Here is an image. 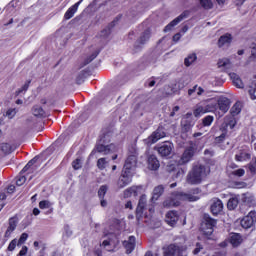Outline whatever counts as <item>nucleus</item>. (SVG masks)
Wrapping results in <instances>:
<instances>
[{
	"label": "nucleus",
	"instance_id": "nucleus-1",
	"mask_svg": "<svg viewBox=\"0 0 256 256\" xmlns=\"http://www.w3.org/2000/svg\"><path fill=\"white\" fill-rule=\"evenodd\" d=\"M199 199H201V190L199 188L191 189L188 192H174L163 202V207L171 209V207H179L181 201L193 202L199 201Z\"/></svg>",
	"mask_w": 256,
	"mask_h": 256
},
{
	"label": "nucleus",
	"instance_id": "nucleus-2",
	"mask_svg": "<svg viewBox=\"0 0 256 256\" xmlns=\"http://www.w3.org/2000/svg\"><path fill=\"white\" fill-rule=\"evenodd\" d=\"M104 239L102 241V244L98 245L95 247L94 251L88 250L85 256H101L102 255V250L105 249L106 251H114L115 247L119 244V240H117V236L113 232H104Z\"/></svg>",
	"mask_w": 256,
	"mask_h": 256
},
{
	"label": "nucleus",
	"instance_id": "nucleus-3",
	"mask_svg": "<svg viewBox=\"0 0 256 256\" xmlns=\"http://www.w3.org/2000/svg\"><path fill=\"white\" fill-rule=\"evenodd\" d=\"M207 177V168L204 165L196 164L187 176L190 185H199Z\"/></svg>",
	"mask_w": 256,
	"mask_h": 256
},
{
	"label": "nucleus",
	"instance_id": "nucleus-4",
	"mask_svg": "<svg viewBox=\"0 0 256 256\" xmlns=\"http://www.w3.org/2000/svg\"><path fill=\"white\" fill-rule=\"evenodd\" d=\"M129 153L130 154L125 161L123 170L134 173L135 167H137V149L135 148V146H132L129 149Z\"/></svg>",
	"mask_w": 256,
	"mask_h": 256
},
{
	"label": "nucleus",
	"instance_id": "nucleus-5",
	"mask_svg": "<svg viewBox=\"0 0 256 256\" xmlns=\"http://www.w3.org/2000/svg\"><path fill=\"white\" fill-rule=\"evenodd\" d=\"M189 85V79L187 77H182L178 82L172 84L171 86H165L164 93L166 95H173V93H177V91H181V89H185Z\"/></svg>",
	"mask_w": 256,
	"mask_h": 256
},
{
	"label": "nucleus",
	"instance_id": "nucleus-6",
	"mask_svg": "<svg viewBox=\"0 0 256 256\" xmlns=\"http://www.w3.org/2000/svg\"><path fill=\"white\" fill-rule=\"evenodd\" d=\"M217 225V221L211 217H209L208 214L204 215V222L201 225V231L205 235L209 237V235H213V227Z\"/></svg>",
	"mask_w": 256,
	"mask_h": 256
},
{
	"label": "nucleus",
	"instance_id": "nucleus-7",
	"mask_svg": "<svg viewBox=\"0 0 256 256\" xmlns=\"http://www.w3.org/2000/svg\"><path fill=\"white\" fill-rule=\"evenodd\" d=\"M95 150L97 151V153L109 155V153L117 151V146H115V144L105 145V139L101 138L99 143L96 145Z\"/></svg>",
	"mask_w": 256,
	"mask_h": 256
},
{
	"label": "nucleus",
	"instance_id": "nucleus-8",
	"mask_svg": "<svg viewBox=\"0 0 256 256\" xmlns=\"http://www.w3.org/2000/svg\"><path fill=\"white\" fill-rule=\"evenodd\" d=\"M163 255L164 256H187V250L175 244H171L167 248H164Z\"/></svg>",
	"mask_w": 256,
	"mask_h": 256
},
{
	"label": "nucleus",
	"instance_id": "nucleus-9",
	"mask_svg": "<svg viewBox=\"0 0 256 256\" xmlns=\"http://www.w3.org/2000/svg\"><path fill=\"white\" fill-rule=\"evenodd\" d=\"M255 223H256L255 211H250L248 215L244 216L240 221V225L243 229H251V227H255Z\"/></svg>",
	"mask_w": 256,
	"mask_h": 256
},
{
	"label": "nucleus",
	"instance_id": "nucleus-10",
	"mask_svg": "<svg viewBox=\"0 0 256 256\" xmlns=\"http://www.w3.org/2000/svg\"><path fill=\"white\" fill-rule=\"evenodd\" d=\"M147 205V196L142 195L139 199L138 206L136 208V219L138 224L141 225V220L145 217V207Z\"/></svg>",
	"mask_w": 256,
	"mask_h": 256
},
{
	"label": "nucleus",
	"instance_id": "nucleus-11",
	"mask_svg": "<svg viewBox=\"0 0 256 256\" xmlns=\"http://www.w3.org/2000/svg\"><path fill=\"white\" fill-rule=\"evenodd\" d=\"M133 174L134 172L122 170V174L118 180V188L123 189L127 187V185H130V183L133 181Z\"/></svg>",
	"mask_w": 256,
	"mask_h": 256
},
{
	"label": "nucleus",
	"instance_id": "nucleus-12",
	"mask_svg": "<svg viewBox=\"0 0 256 256\" xmlns=\"http://www.w3.org/2000/svg\"><path fill=\"white\" fill-rule=\"evenodd\" d=\"M165 136L166 134L163 128H158L147 139L144 140V143L148 146L153 145L154 143H157V141H159L160 139H163Z\"/></svg>",
	"mask_w": 256,
	"mask_h": 256
},
{
	"label": "nucleus",
	"instance_id": "nucleus-13",
	"mask_svg": "<svg viewBox=\"0 0 256 256\" xmlns=\"http://www.w3.org/2000/svg\"><path fill=\"white\" fill-rule=\"evenodd\" d=\"M156 151L161 155V157H169L173 153V143L164 142L156 147Z\"/></svg>",
	"mask_w": 256,
	"mask_h": 256
},
{
	"label": "nucleus",
	"instance_id": "nucleus-14",
	"mask_svg": "<svg viewBox=\"0 0 256 256\" xmlns=\"http://www.w3.org/2000/svg\"><path fill=\"white\" fill-rule=\"evenodd\" d=\"M187 17H189V11H184L164 28V33H168V31H171L172 27H176V25H179V23H181V21H183L184 19H187Z\"/></svg>",
	"mask_w": 256,
	"mask_h": 256
},
{
	"label": "nucleus",
	"instance_id": "nucleus-15",
	"mask_svg": "<svg viewBox=\"0 0 256 256\" xmlns=\"http://www.w3.org/2000/svg\"><path fill=\"white\" fill-rule=\"evenodd\" d=\"M233 41V36L230 33H226L218 39V47L220 49H227L231 42Z\"/></svg>",
	"mask_w": 256,
	"mask_h": 256
},
{
	"label": "nucleus",
	"instance_id": "nucleus-16",
	"mask_svg": "<svg viewBox=\"0 0 256 256\" xmlns=\"http://www.w3.org/2000/svg\"><path fill=\"white\" fill-rule=\"evenodd\" d=\"M150 37H151V31L145 30L144 33H142V35L134 45L135 51H139L141 49V46L145 45V43L149 41Z\"/></svg>",
	"mask_w": 256,
	"mask_h": 256
},
{
	"label": "nucleus",
	"instance_id": "nucleus-17",
	"mask_svg": "<svg viewBox=\"0 0 256 256\" xmlns=\"http://www.w3.org/2000/svg\"><path fill=\"white\" fill-rule=\"evenodd\" d=\"M194 155H195V149H193V147L186 148L184 153L182 154L179 164L185 165V163H189V161L193 159Z\"/></svg>",
	"mask_w": 256,
	"mask_h": 256
},
{
	"label": "nucleus",
	"instance_id": "nucleus-18",
	"mask_svg": "<svg viewBox=\"0 0 256 256\" xmlns=\"http://www.w3.org/2000/svg\"><path fill=\"white\" fill-rule=\"evenodd\" d=\"M83 3V0H79L77 3L72 5L64 14V19L69 21V19H73L75 17V13L79 10V5Z\"/></svg>",
	"mask_w": 256,
	"mask_h": 256
},
{
	"label": "nucleus",
	"instance_id": "nucleus-19",
	"mask_svg": "<svg viewBox=\"0 0 256 256\" xmlns=\"http://www.w3.org/2000/svg\"><path fill=\"white\" fill-rule=\"evenodd\" d=\"M217 105H218V109H220L222 113H227L231 105V100H229V98L225 96H221L217 101Z\"/></svg>",
	"mask_w": 256,
	"mask_h": 256
},
{
	"label": "nucleus",
	"instance_id": "nucleus-20",
	"mask_svg": "<svg viewBox=\"0 0 256 256\" xmlns=\"http://www.w3.org/2000/svg\"><path fill=\"white\" fill-rule=\"evenodd\" d=\"M147 165L150 171H157L161 164L159 163V159L154 154H150L147 158Z\"/></svg>",
	"mask_w": 256,
	"mask_h": 256
},
{
	"label": "nucleus",
	"instance_id": "nucleus-21",
	"mask_svg": "<svg viewBox=\"0 0 256 256\" xmlns=\"http://www.w3.org/2000/svg\"><path fill=\"white\" fill-rule=\"evenodd\" d=\"M135 236L128 237V240L123 241V247L126 249L127 255L133 253L135 251Z\"/></svg>",
	"mask_w": 256,
	"mask_h": 256
},
{
	"label": "nucleus",
	"instance_id": "nucleus-22",
	"mask_svg": "<svg viewBox=\"0 0 256 256\" xmlns=\"http://www.w3.org/2000/svg\"><path fill=\"white\" fill-rule=\"evenodd\" d=\"M210 209L213 215H219L223 211V202L220 199L214 198Z\"/></svg>",
	"mask_w": 256,
	"mask_h": 256
},
{
	"label": "nucleus",
	"instance_id": "nucleus-23",
	"mask_svg": "<svg viewBox=\"0 0 256 256\" xmlns=\"http://www.w3.org/2000/svg\"><path fill=\"white\" fill-rule=\"evenodd\" d=\"M178 221L179 214L177 213V211H169L166 214V223H168V225H170L171 227H174V225H176Z\"/></svg>",
	"mask_w": 256,
	"mask_h": 256
},
{
	"label": "nucleus",
	"instance_id": "nucleus-24",
	"mask_svg": "<svg viewBox=\"0 0 256 256\" xmlns=\"http://www.w3.org/2000/svg\"><path fill=\"white\" fill-rule=\"evenodd\" d=\"M141 186H132L124 191V199H129V197H137L141 191Z\"/></svg>",
	"mask_w": 256,
	"mask_h": 256
},
{
	"label": "nucleus",
	"instance_id": "nucleus-25",
	"mask_svg": "<svg viewBox=\"0 0 256 256\" xmlns=\"http://www.w3.org/2000/svg\"><path fill=\"white\" fill-rule=\"evenodd\" d=\"M235 125H237V120L234 116H226L225 123L222 125L224 131L227 133V129H235Z\"/></svg>",
	"mask_w": 256,
	"mask_h": 256
},
{
	"label": "nucleus",
	"instance_id": "nucleus-26",
	"mask_svg": "<svg viewBox=\"0 0 256 256\" xmlns=\"http://www.w3.org/2000/svg\"><path fill=\"white\" fill-rule=\"evenodd\" d=\"M236 161L243 163L251 160V153L246 150H241L235 155Z\"/></svg>",
	"mask_w": 256,
	"mask_h": 256
},
{
	"label": "nucleus",
	"instance_id": "nucleus-27",
	"mask_svg": "<svg viewBox=\"0 0 256 256\" xmlns=\"http://www.w3.org/2000/svg\"><path fill=\"white\" fill-rule=\"evenodd\" d=\"M229 241L232 247H239L243 243V236L239 233H232L230 235Z\"/></svg>",
	"mask_w": 256,
	"mask_h": 256
},
{
	"label": "nucleus",
	"instance_id": "nucleus-28",
	"mask_svg": "<svg viewBox=\"0 0 256 256\" xmlns=\"http://www.w3.org/2000/svg\"><path fill=\"white\" fill-rule=\"evenodd\" d=\"M119 19H121V17H116L114 19V21H112L107 28H105L104 30L101 31L100 33V37H109V35H111V29H113V27H115V25H117V21H119Z\"/></svg>",
	"mask_w": 256,
	"mask_h": 256
},
{
	"label": "nucleus",
	"instance_id": "nucleus-29",
	"mask_svg": "<svg viewBox=\"0 0 256 256\" xmlns=\"http://www.w3.org/2000/svg\"><path fill=\"white\" fill-rule=\"evenodd\" d=\"M217 65L221 71H229L231 69V60L229 58H222L218 60Z\"/></svg>",
	"mask_w": 256,
	"mask_h": 256
},
{
	"label": "nucleus",
	"instance_id": "nucleus-30",
	"mask_svg": "<svg viewBox=\"0 0 256 256\" xmlns=\"http://www.w3.org/2000/svg\"><path fill=\"white\" fill-rule=\"evenodd\" d=\"M164 191H165V188L163 187V185L156 186L152 193V198H151L152 203H155V201H158L159 197L163 195Z\"/></svg>",
	"mask_w": 256,
	"mask_h": 256
},
{
	"label": "nucleus",
	"instance_id": "nucleus-31",
	"mask_svg": "<svg viewBox=\"0 0 256 256\" xmlns=\"http://www.w3.org/2000/svg\"><path fill=\"white\" fill-rule=\"evenodd\" d=\"M229 76L235 87H237L238 89H243V87H245V84H243V80H241V77H239V75L235 73H230Z\"/></svg>",
	"mask_w": 256,
	"mask_h": 256
},
{
	"label": "nucleus",
	"instance_id": "nucleus-32",
	"mask_svg": "<svg viewBox=\"0 0 256 256\" xmlns=\"http://www.w3.org/2000/svg\"><path fill=\"white\" fill-rule=\"evenodd\" d=\"M213 121H215V118L211 115H208L202 119V123L197 125V127L198 129H205V127H211Z\"/></svg>",
	"mask_w": 256,
	"mask_h": 256
},
{
	"label": "nucleus",
	"instance_id": "nucleus-33",
	"mask_svg": "<svg viewBox=\"0 0 256 256\" xmlns=\"http://www.w3.org/2000/svg\"><path fill=\"white\" fill-rule=\"evenodd\" d=\"M37 159V157H34L32 160H30L22 169L21 174L23 175V173H27V171L31 173L33 170L37 169V166H33L35 163H37Z\"/></svg>",
	"mask_w": 256,
	"mask_h": 256
},
{
	"label": "nucleus",
	"instance_id": "nucleus-34",
	"mask_svg": "<svg viewBox=\"0 0 256 256\" xmlns=\"http://www.w3.org/2000/svg\"><path fill=\"white\" fill-rule=\"evenodd\" d=\"M39 207L40 209H49L46 212V215H51V213H53V203H51L49 200H42L39 202Z\"/></svg>",
	"mask_w": 256,
	"mask_h": 256
},
{
	"label": "nucleus",
	"instance_id": "nucleus-35",
	"mask_svg": "<svg viewBox=\"0 0 256 256\" xmlns=\"http://www.w3.org/2000/svg\"><path fill=\"white\" fill-rule=\"evenodd\" d=\"M32 114L34 117H47V113L45 112V110L39 106V105H35L32 108Z\"/></svg>",
	"mask_w": 256,
	"mask_h": 256
},
{
	"label": "nucleus",
	"instance_id": "nucleus-36",
	"mask_svg": "<svg viewBox=\"0 0 256 256\" xmlns=\"http://www.w3.org/2000/svg\"><path fill=\"white\" fill-rule=\"evenodd\" d=\"M210 111L209 106H198L194 110V117H201V115H205V113H209Z\"/></svg>",
	"mask_w": 256,
	"mask_h": 256
},
{
	"label": "nucleus",
	"instance_id": "nucleus-37",
	"mask_svg": "<svg viewBox=\"0 0 256 256\" xmlns=\"http://www.w3.org/2000/svg\"><path fill=\"white\" fill-rule=\"evenodd\" d=\"M17 228V219L16 218H10L9 219V226L5 232L6 237H9L11 235L12 231H15Z\"/></svg>",
	"mask_w": 256,
	"mask_h": 256
},
{
	"label": "nucleus",
	"instance_id": "nucleus-38",
	"mask_svg": "<svg viewBox=\"0 0 256 256\" xmlns=\"http://www.w3.org/2000/svg\"><path fill=\"white\" fill-rule=\"evenodd\" d=\"M195 61H197V54L193 53L188 55V57L185 58L184 64L186 67H191V65H193Z\"/></svg>",
	"mask_w": 256,
	"mask_h": 256
},
{
	"label": "nucleus",
	"instance_id": "nucleus-39",
	"mask_svg": "<svg viewBox=\"0 0 256 256\" xmlns=\"http://www.w3.org/2000/svg\"><path fill=\"white\" fill-rule=\"evenodd\" d=\"M237 205H239V199H237L236 197H232L228 200L227 208L229 209V211H233V209L237 208Z\"/></svg>",
	"mask_w": 256,
	"mask_h": 256
},
{
	"label": "nucleus",
	"instance_id": "nucleus-40",
	"mask_svg": "<svg viewBox=\"0 0 256 256\" xmlns=\"http://www.w3.org/2000/svg\"><path fill=\"white\" fill-rule=\"evenodd\" d=\"M199 5L203 8L209 11L213 7V1L212 0H198Z\"/></svg>",
	"mask_w": 256,
	"mask_h": 256
},
{
	"label": "nucleus",
	"instance_id": "nucleus-41",
	"mask_svg": "<svg viewBox=\"0 0 256 256\" xmlns=\"http://www.w3.org/2000/svg\"><path fill=\"white\" fill-rule=\"evenodd\" d=\"M230 113H231L232 117L239 115V113H241V104L239 102H236L232 106Z\"/></svg>",
	"mask_w": 256,
	"mask_h": 256
},
{
	"label": "nucleus",
	"instance_id": "nucleus-42",
	"mask_svg": "<svg viewBox=\"0 0 256 256\" xmlns=\"http://www.w3.org/2000/svg\"><path fill=\"white\" fill-rule=\"evenodd\" d=\"M1 151L4 152L5 155H9V153H13V147L9 143L1 144Z\"/></svg>",
	"mask_w": 256,
	"mask_h": 256
},
{
	"label": "nucleus",
	"instance_id": "nucleus-43",
	"mask_svg": "<svg viewBox=\"0 0 256 256\" xmlns=\"http://www.w3.org/2000/svg\"><path fill=\"white\" fill-rule=\"evenodd\" d=\"M107 165H109V161H107V158H99L97 161V167L100 169V171H103V169H106Z\"/></svg>",
	"mask_w": 256,
	"mask_h": 256
},
{
	"label": "nucleus",
	"instance_id": "nucleus-44",
	"mask_svg": "<svg viewBox=\"0 0 256 256\" xmlns=\"http://www.w3.org/2000/svg\"><path fill=\"white\" fill-rule=\"evenodd\" d=\"M85 79H87V71H80V73L78 74L77 78H76V83L78 85H81L82 83L85 82Z\"/></svg>",
	"mask_w": 256,
	"mask_h": 256
},
{
	"label": "nucleus",
	"instance_id": "nucleus-45",
	"mask_svg": "<svg viewBox=\"0 0 256 256\" xmlns=\"http://www.w3.org/2000/svg\"><path fill=\"white\" fill-rule=\"evenodd\" d=\"M107 191H109V187L107 185L100 186L98 190L99 199H105V195H107Z\"/></svg>",
	"mask_w": 256,
	"mask_h": 256
},
{
	"label": "nucleus",
	"instance_id": "nucleus-46",
	"mask_svg": "<svg viewBox=\"0 0 256 256\" xmlns=\"http://www.w3.org/2000/svg\"><path fill=\"white\" fill-rule=\"evenodd\" d=\"M248 93L250 95V99H252L253 101H255L256 99V81H254L252 83V85H250Z\"/></svg>",
	"mask_w": 256,
	"mask_h": 256
},
{
	"label": "nucleus",
	"instance_id": "nucleus-47",
	"mask_svg": "<svg viewBox=\"0 0 256 256\" xmlns=\"http://www.w3.org/2000/svg\"><path fill=\"white\" fill-rule=\"evenodd\" d=\"M29 85H31L30 80L26 81L25 84L16 91V95H21V93L27 91L29 89Z\"/></svg>",
	"mask_w": 256,
	"mask_h": 256
},
{
	"label": "nucleus",
	"instance_id": "nucleus-48",
	"mask_svg": "<svg viewBox=\"0 0 256 256\" xmlns=\"http://www.w3.org/2000/svg\"><path fill=\"white\" fill-rule=\"evenodd\" d=\"M27 239H29V234L22 233L19 240L17 241L18 247H21V245H23V243H25V241H27Z\"/></svg>",
	"mask_w": 256,
	"mask_h": 256
},
{
	"label": "nucleus",
	"instance_id": "nucleus-49",
	"mask_svg": "<svg viewBox=\"0 0 256 256\" xmlns=\"http://www.w3.org/2000/svg\"><path fill=\"white\" fill-rule=\"evenodd\" d=\"M15 115H17V110L15 108H10L7 110L6 112V116L9 118V119H13V117H15Z\"/></svg>",
	"mask_w": 256,
	"mask_h": 256
},
{
	"label": "nucleus",
	"instance_id": "nucleus-50",
	"mask_svg": "<svg viewBox=\"0 0 256 256\" xmlns=\"http://www.w3.org/2000/svg\"><path fill=\"white\" fill-rule=\"evenodd\" d=\"M225 137H227V132L225 130L222 131V134L215 138L216 143H223L225 141Z\"/></svg>",
	"mask_w": 256,
	"mask_h": 256
},
{
	"label": "nucleus",
	"instance_id": "nucleus-51",
	"mask_svg": "<svg viewBox=\"0 0 256 256\" xmlns=\"http://www.w3.org/2000/svg\"><path fill=\"white\" fill-rule=\"evenodd\" d=\"M6 199H7V194L6 193H0V211L6 205V203H5Z\"/></svg>",
	"mask_w": 256,
	"mask_h": 256
},
{
	"label": "nucleus",
	"instance_id": "nucleus-52",
	"mask_svg": "<svg viewBox=\"0 0 256 256\" xmlns=\"http://www.w3.org/2000/svg\"><path fill=\"white\" fill-rule=\"evenodd\" d=\"M18 246L17 239L12 240L8 245V251H15V248Z\"/></svg>",
	"mask_w": 256,
	"mask_h": 256
},
{
	"label": "nucleus",
	"instance_id": "nucleus-53",
	"mask_svg": "<svg viewBox=\"0 0 256 256\" xmlns=\"http://www.w3.org/2000/svg\"><path fill=\"white\" fill-rule=\"evenodd\" d=\"M81 165H82L81 159H79V158H77L76 160H74V161L72 162V167H73V169H75V170L81 169Z\"/></svg>",
	"mask_w": 256,
	"mask_h": 256
},
{
	"label": "nucleus",
	"instance_id": "nucleus-54",
	"mask_svg": "<svg viewBox=\"0 0 256 256\" xmlns=\"http://www.w3.org/2000/svg\"><path fill=\"white\" fill-rule=\"evenodd\" d=\"M25 181H27V177L25 176H19L16 180V185L18 187H21V185H23L25 183Z\"/></svg>",
	"mask_w": 256,
	"mask_h": 256
},
{
	"label": "nucleus",
	"instance_id": "nucleus-55",
	"mask_svg": "<svg viewBox=\"0 0 256 256\" xmlns=\"http://www.w3.org/2000/svg\"><path fill=\"white\" fill-rule=\"evenodd\" d=\"M232 175H235L236 177H243V175H245V170L240 168L238 170L233 171Z\"/></svg>",
	"mask_w": 256,
	"mask_h": 256
},
{
	"label": "nucleus",
	"instance_id": "nucleus-56",
	"mask_svg": "<svg viewBox=\"0 0 256 256\" xmlns=\"http://www.w3.org/2000/svg\"><path fill=\"white\" fill-rule=\"evenodd\" d=\"M98 55L99 53L94 52L87 60H85L84 65H89V63H91V61H93Z\"/></svg>",
	"mask_w": 256,
	"mask_h": 256
},
{
	"label": "nucleus",
	"instance_id": "nucleus-57",
	"mask_svg": "<svg viewBox=\"0 0 256 256\" xmlns=\"http://www.w3.org/2000/svg\"><path fill=\"white\" fill-rule=\"evenodd\" d=\"M201 249H203V246H201L199 243L196 244V248L193 251L194 255H199L201 253Z\"/></svg>",
	"mask_w": 256,
	"mask_h": 256
},
{
	"label": "nucleus",
	"instance_id": "nucleus-58",
	"mask_svg": "<svg viewBox=\"0 0 256 256\" xmlns=\"http://www.w3.org/2000/svg\"><path fill=\"white\" fill-rule=\"evenodd\" d=\"M27 251H29V248L27 246H23L22 249L20 250L18 256H25V255H27Z\"/></svg>",
	"mask_w": 256,
	"mask_h": 256
},
{
	"label": "nucleus",
	"instance_id": "nucleus-59",
	"mask_svg": "<svg viewBox=\"0 0 256 256\" xmlns=\"http://www.w3.org/2000/svg\"><path fill=\"white\" fill-rule=\"evenodd\" d=\"M193 93H197V85H194L193 88L188 90L189 97H192Z\"/></svg>",
	"mask_w": 256,
	"mask_h": 256
},
{
	"label": "nucleus",
	"instance_id": "nucleus-60",
	"mask_svg": "<svg viewBox=\"0 0 256 256\" xmlns=\"http://www.w3.org/2000/svg\"><path fill=\"white\" fill-rule=\"evenodd\" d=\"M196 93H197L198 96H201L205 93V89H203V88H201L197 85Z\"/></svg>",
	"mask_w": 256,
	"mask_h": 256
},
{
	"label": "nucleus",
	"instance_id": "nucleus-61",
	"mask_svg": "<svg viewBox=\"0 0 256 256\" xmlns=\"http://www.w3.org/2000/svg\"><path fill=\"white\" fill-rule=\"evenodd\" d=\"M43 242H39V241H34V247L37 251V249H39V247H42L43 248Z\"/></svg>",
	"mask_w": 256,
	"mask_h": 256
},
{
	"label": "nucleus",
	"instance_id": "nucleus-62",
	"mask_svg": "<svg viewBox=\"0 0 256 256\" xmlns=\"http://www.w3.org/2000/svg\"><path fill=\"white\" fill-rule=\"evenodd\" d=\"M177 111H179V106H175L172 109V112L170 113V117H175V113H177Z\"/></svg>",
	"mask_w": 256,
	"mask_h": 256
},
{
	"label": "nucleus",
	"instance_id": "nucleus-63",
	"mask_svg": "<svg viewBox=\"0 0 256 256\" xmlns=\"http://www.w3.org/2000/svg\"><path fill=\"white\" fill-rule=\"evenodd\" d=\"M15 192V185H10L7 188V193H14Z\"/></svg>",
	"mask_w": 256,
	"mask_h": 256
},
{
	"label": "nucleus",
	"instance_id": "nucleus-64",
	"mask_svg": "<svg viewBox=\"0 0 256 256\" xmlns=\"http://www.w3.org/2000/svg\"><path fill=\"white\" fill-rule=\"evenodd\" d=\"M250 59H251L252 61H255V59H256V50H252Z\"/></svg>",
	"mask_w": 256,
	"mask_h": 256
}]
</instances>
